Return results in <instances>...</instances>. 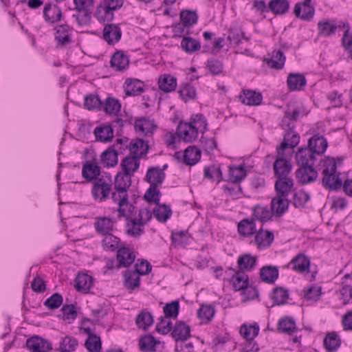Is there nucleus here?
<instances>
[{
	"mask_svg": "<svg viewBox=\"0 0 352 352\" xmlns=\"http://www.w3.org/2000/svg\"><path fill=\"white\" fill-rule=\"evenodd\" d=\"M246 177V170L242 166H230L228 170V181L239 183Z\"/></svg>",
	"mask_w": 352,
	"mask_h": 352,
	"instance_id": "41",
	"label": "nucleus"
},
{
	"mask_svg": "<svg viewBox=\"0 0 352 352\" xmlns=\"http://www.w3.org/2000/svg\"><path fill=\"white\" fill-rule=\"evenodd\" d=\"M296 176L298 183L307 184L314 182L318 177V173L314 166L299 167L296 171Z\"/></svg>",
	"mask_w": 352,
	"mask_h": 352,
	"instance_id": "12",
	"label": "nucleus"
},
{
	"mask_svg": "<svg viewBox=\"0 0 352 352\" xmlns=\"http://www.w3.org/2000/svg\"><path fill=\"white\" fill-rule=\"evenodd\" d=\"M160 342L155 339L151 334L141 336L139 339V347L142 351L154 352L156 351L155 346Z\"/></svg>",
	"mask_w": 352,
	"mask_h": 352,
	"instance_id": "42",
	"label": "nucleus"
},
{
	"mask_svg": "<svg viewBox=\"0 0 352 352\" xmlns=\"http://www.w3.org/2000/svg\"><path fill=\"white\" fill-rule=\"evenodd\" d=\"M173 338L175 340H186L190 336V328L183 321L177 322L172 329Z\"/></svg>",
	"mask_w": 352,
	"mask_h": 352,
	"instance_id": "24",
	"label": "nucleus"
},
{
	"mask_svg": "<svg viewBox=\"0 0 352 352\" xmlns=\"http://www.w3.org/2000/svg\"><path fill=\"white\" fill-rule=\"evenodd\" d=\"M130 151L137 157H141L146 154L148 150V144L141 139H137L130 143Z\"/></svg>",
	"mask_w": 352,
	"mask_h": 352,
	"instance_id": "58",
	"label": "nucleus"
},
{
	"mask_svg": "<svg viewBox=\"0 0 352 352\" xmlns=\"http://www.w3.org/2000/svg\"><path fill=\"white\" fill-rule=\"evenodd\" d=\"M175 157L182 161L185 164L192 166L195 164L201 158V151L195 146H188L184 151H177Z\"/></svg>",
	"mask_w": 352,
	"mask_h": 352,
	"instance_id": "7",
	"label": "nucleus"
},
{
	"mask_svg": "<svg viewBox=\"0 0 352 352\" xmlns=\"http://www.w3.org/2000/svg\"><path fill=\"white\" fill-rule=\"evenodd\" d=\"M310 260L308 256L302 253L296 255L287 264V267H291L294 271L298 273H303L309 270Z\"/></svg>",
	"mask_w": 352,
	"mask_h": 352,
	"instance_id": "18",
	"label": "nucleus"
},
{
	"mask_svg": "<svg viewBox=\"0 0 352 352\" xmlns=\"http://www.w3.org/2000/svg\"><path fill=\"white\" fill-rule=\"evenodd\" d=\"M78 14H74L80 25H87L91 22L94 0H74Z\"/></svg>",
	"mask_w": 352,
	"mask_h": 352,
	"instance_id": "2",
	"label": "nucleus"
},
{
	"mask_svg": "<svg viewBox=\"0 0 352 352\" xmlns=\"http://www.w3.org/2000/svg\"><path fill=\"white\" fill-rule=\"evenodd\" d=\"M165 178L164 172L159 167H151L146 175V180L150 185L158 186L161 184Z\"/></svg>",
	"mask_w": 352,
	"mask_h": 352,
	"instance_id": "30",
	"label": "nucleus"
},
{
	"mask_svg": "<svg viewBox=\"0 0 352 352\" xmlns=\"http://www.w3.org/2000/svg\"><path fill=\"white\" fill-rule=\"evenodd\" d=\"M126 232L128 235L137 237L144 232V225L134 217L126 219Z\"/></svg>",
	"mask_w": 352,
	"mask_h": 352,
	"instance_id": "39",
	"label": "nucleus"
},
{
	"mask_svg": "<svg viewBox=\"0 0 352 352\" xmlns=\"http://www.w3.org/2000/svg\"><path fill=\"white\" fill-rule=\"evenodd\" d=\"M111 197L115 203L118 204L117 211L118 212V217H123L126 219L133 217L135 208L128 201V195L111 194Z\"/></svg>",
	"mask_w": 352,
	"mask_h": 352,
	"instance_id": "3",
	"label": "nucleus"
},
{
	"mask_svg": "<svg viewBox=\"0 0 352 352\" xmlns=\"http://www.w3.org/2000/svg\"><path fill=\"white\" fill-rule=\"evenodd\" d=\"M117 261L118 267H128L131 265L135 258L133 251L126 247L120 248L117 252Z\"/></svg>",
	"mask_w": 352,
	"mask_h": 352,
	"instance_id": "21",
	"label": "nucleus"
},
{
	"mask_svg": "<svg viewBox=\"0 0 352 352\" xmlns=\"http://www.w3.org/2000/svg\"><path fill=\"white\" fill-rule=\"evenodd\" d=\"M204 177L212 182H219L222 179V172L219 165L212 164L204 168Z\"/></svg>",
	"mask_w": 352,
	"mask_h": 352,
	"instance_id": "48",
	"label": "nucleus"
},
{
	"mask_svg": "<svg viewBox=\"0 0 352 352\" xmlns=\"http://www.w3.org/2000/svg\"><path fill=\"white\" fill-rule=\"evenodd\" d=\"M294 186V181L291 177L276 178L274 189L276 195L287 197Z\"/></svg>",
	"mask_w": 352,
	"mask_h": 352,
	"instance_id": "20",
	"label": "nucleus"
},
{
	"mask_svg": "<svg viewBox=\"0 0 352 352\" xmlns=\"http://www.w3.org/2000/svg\"><path fill=\"white\" fill-rule=\"evenodd\" d=\"M197 133H204L207 126L206 120L202 114H196L190 118V121L188 122Z\"/></svg>",
	"mask_w": 352,
	"mask_h": 352,
	"instance_id": "63",
	"label": "nucleus"
},
{
	"mask_svg": "<svg viewBox=\"0 0 352 352\" xmlns=\"http://www.w3.org/2000/svg\"><path fill=\"white\" fill-rule=\"evenodd\" d=\"M177 134L184 142H191L197 138L198 133L188 122H181L177 126Z\"/></svg>",
	"mask_w": 352,
	"mask_h": 352,
	"instance_id": "15",
	"label": "nucleus"
},
{
	"mask_svg": "<svg viewBox=\"0 0 352 352\" xmlns=\"http://www.w3.org/2000/svg\"><path fill=\"white\" fill-rule=\"evenodd\" d=\"M93 285V278L87 274H78L75 280V287L79 292L86 293Z\"/></svg>",
	"mask_w": 352,
	"mask_h": 352,
	"instance_id": "36",
	"label": "nucleus"
},
{
	"mask_svg": "<svg viewBox=\"0 0 352 352\" xmlns=\"http://www.w3.org/2000/svg\"><path fill=\"white\" fill-rule=\"evenodd\" d=\"M300 141L298 134L288 133L284 135L283 142L276 147V158L273 164V170L276 178L289 177L292 166L288 157L293 153Z\"/></svg>",
	"mask_w": 352,
	"mask_h": 352,
	"instance_id": "1",
	"label": "nucleus"
},
{
	"mask_svg": "<svg viewBox=\"0 0 352 352\" xmlns=\"http://www.w3.org/2000/svg\"><path fill=\"white\" fill-rule=\"evenodd\" d=\"M289 8V3L287 0H270L268 3L269 11L276 15L285 14Z\"/></svg>",
	"mask_w": 352,
	"mask_h": 352,
	"instance_id": "44",
	"label": "nucleus"
},
{
	"mask_svg": "<svg viewBox=\"0 0 352 352\" xmlns=\"http://www.w3.org/2000/svg\"><path fill=\"white\" fill-rule=\"evenodd\" d=\"M113 9H109L107 5L100 4L96 8L95 16L99 21H111L113 17Z\"/></svg>",
	"mask_w": 352,
	"mask_h": 352,
	"instance_id": "61",
	"label": "nucleus"
},
{
	"mask_svg": "<svg viewBox=\"0 0 352 352\" xmlns=\"http://www.w3.org/2000/svg\"><path fill=\"white\" fill-rule=\"evenodd\" d=\"M131 177L126 173H118L114 179V191L111 194L128 195L127 190L131 184Z\"/></svg>",
	"mask_w": 352,
	"mask_h": 352,
	"instance_id": "11",
	"label": "nucleus"
},
{
	"mask_svg": "<svg viewBox=\"0 0 352 352\" xmlns=\"http://www.w3.org/2000/svg\"><path fill=\"white\" fill-rule=\"evenodd\" d=\"M306 79L300 74H289L287 76V83L289 90H301L306 85Z\"/></svg>",
	"mask_w": 352,
	"mask_h": 352,
	"instance_id": "33",
	"label": "nucleus"
},
{
	"mask_svg": "<svg viewBox=\"0 0 352 352\" xmlns=\"http://www.w3.org/2000/svg\"><path fill=\"white\" fill-rule=\"evenodd\" d=\"M100 174V167L91 160L86 161L82 168V176L87 182H92L98 179Z\"/></svg>",
	"mask_w": 352,
	"mask_h": 352,
	"instance_id": "17",
	"label": "nucleus"
},
{
	"mask_svg": "<svg viewBox=\"0 0 352 352\" xmlns=\"http://www.w3.org/2000/svg\"><path fill=\"white\" fill-rule=\"evenodd\" d=\"M178 93L181 98L186 102L195 99L197 95L195 88L190 83L181 84L179 87Z\"/></svg>",
	"mask_w": 352,
	"mask_h": 352,
	"instance_id": "49",
	"label": "nucleus"
},
{
	"mask_svg": "<svg viewBox=\"0 0 352 352\" xmlns=\"http://www.w3.org/2000/svg\"><path fill=\"white\" fill-rule=\"evenodd\" d=\"M255 234L254 241L258 248H268L274 241V234L271 231L260 229Z\"/></svg>",
	"mask_w": 352,
	"mask_h": 352,
	"instance_id": "27",
	"label": "nucleus"
},
{
	"mask_svg": "<svg viewBox=\"0 0 352 352\" xmlns=\"http://www.w3.org/2000/svg\"><path fill=\"white\" fill-rule=\"evenodd\" d=\"M122 36L120 27L116 24H107L103 29V38L109 44L113 45L118 43Z\"/></svg>",
	"mask_w": 352,
	"mask_h": 352,
	"instance_id": "19",
	"label": "nucleus"
},
{
	"mask_svg": "<svg viewBox=\"0 0 352 352\" xmlns=\"http://www.w3.org/2000/svg\"><path fill=\"white\" fill-rule=\"evenodd\" d=\"M267 66L276 69H280L285 63V56L280 50H274L271 58L265 60Z\"/></svg>",
	"mask_w": 352,
	"mask_h": 352,
	"instance_id": "38",
	"label": "nucleus"
},
{
	"mask_svg": "<svg viewBox=\"0 0 352 352\" xmlns=\"http://www.w3.org/2000/svg\"><path fill=\"white\" fill-rule=\"evenodd\" d=\"M289 204L287 197L276 195L271 201L272 210L276 216H281L287 210Z\"/></svg>",
	"mask_w": 352,
	"mask_h": 352,
	"instance_id": "28",
	"label": "nucleus"
},
{
	"mask_svg": "<svg viewBox=\"0 0 352 352\" xmlns=\"http://www.w3.org/2000/svg\"><path fill=\"white\" fill-rule=\"evenodd\" d=\"M299 115L300 109L298 107L289 106L287 107L280 122V126L285 131V134L290 132L298 134L294 129L295 128V122L297 120Z\"/></svg>",
	"mask_w": 352,
	"mask_h": 352,
	"instance_id": "5",
	"label": "nucleus"
},
{
	"mask_svg": "<svg viewBox=\"0 0 352 352\" xmlns=\"http://www.w3.org/2000/svg\"><path fill=\"white\" fill-rule=\"evenodd\" d=\"M125 280H124V285L125 287L130 289L133 290L140 286V276L137 272L134 271L127 270L124 274Z\"/></svg>",
	"mask_w": 352,
	"mask_h": 352,
	"instance_id": "53",
	"label": "nucleus"
},
{
	"mask_svg": "<svg viewBox=\"0 0 352 352\" xmlns=\"http://www.w3.org/2000/svg\"><path fill=\"white\" fill-rule=\"evenodd\" d=\"M260 278L264 283L272 284L278 278V270L277 267L272 265L263 266L260 270Z\"/></svg>",
	"mask_w": 352,
	"mask_h": 352,
	"instance_id": "29",
	"label": "nucleus"
},
{
	"mask_svg": "<svg viewBox=\"0 0 352 352\" xmlns=\"http://www.w3.org/2000/svg\"><path fill=\"white\" fill-rule=\"evenodd\" d=\"M154 217L160 222H166L171 216L172 210L166 204H157L153 208Z\"/></svg>",
	"mask_w": 352,
	"mask_h": 352,
	"instance_id": "45",
	"label": "nucleus"
},
{
	"mask_svg": "<svg viewBox=\"0 0 352 352\" xmlns=\"http://www.w3.org/2000/svg\"><path fill=\"white\" fill-rule=\"evenodd\" d=\"M259 327L257 324H243L239 330L241 336L245 341L252 340L258 334Z\"/></svg>",
	"mask_w": 352,
	"mask_h": 352,
	"instance_id": "51",
	"label": "nucleus"
},
{
	"mask_svg": "<svg viewBox=\"0 0 352 352\" xmlns=\"http://www.w3.org/2000/svg\"><path fill=\"white\" fill-rule=\"evenodd\" d=\"M140 166V160L137 156H126L121 162V167L123 173L130 175L138 170Z\"/></svg>",
	"mask_w": 352,
	"mask_h": 352,
	"instance_id": "31",
	"label": "nucleus"
},
{
	"mask_svg": "<svg viewBox=\"0 0 352 352\" xmlns=\"http://www.w3.org/2000/svg\"><path fill=\"white\" fill-rule=\"evenodd\" d=\"M257 258L250 254L241 255L237 260L239 272L252 270L256 264Z\"/></svg>",
	"mask_w": 352,
	"mask_h": 352,
	"instance_id": "35",
	"label": "nucleus"
},
{
	"mask_svg": "<svg viewBox=\"0 0 352 352\" xmlns=\"http://www.w3.org/2000/svg\"><path fill=\"white\" fill-rule=\"evenodd\" d=\"M129 58L122 51H117L111 56L110 64L111 67L115 68L117 71H122L126 69L129 65Z\"/></svg>",
	"mask_w": 352,
	"mask_h": 352,
	"instance_id": "32",
	"label": "nucleus"
},
{
	"mask_svg": "<svg viewBox=\"0 0 352 352\" xmlns=\"http://www.w3.org/2000/svg\"><path fill=\"white\" fill-rule=\"evenodd\" d=\"M340 344V339L336 332L328 333L323 340L325 349L329 351L336 350Z\"/></svg>",
	"mask_w": 352,
	"mask_h": 352,
	"instance_id": "54",
	"label": "nucleus"
},
{
	"mask_svg": "<svg viewBox=\"0 0 352 352\" xmlns=\"http://www.w3.org/2000/svg\"><path fill=\"white\" fill-rule=\"evenodd\" d=\"M182 49L188 54H191L201 48L200 42L190 36H183L181 41Z\"/></svg>",
	"mask_w": 352,
	"mask_h": 352,
	"instance_id": "50",
	"label": "nucleus"
},
{
	"mask_svg": "<svg viewBox=\"0 0 352 352\" xmlns=\"http://www.w3.org/2000/svg\"><path fill=\"white\" fill-rule=\"evenodd\" d=\"M104 238L102 241V245L104 250L107 251L116 250L118 248L120 239L111 232L104 234Z\"/></svg>",
	"mask_w": 352,
	"mask_h": 352,
	"instance_id": "62",
	"label": "nucleus"
},
{
	"mask_svg": "<svg viewBox=\"0 0 352 352\" xmlns=\"http://www.w3.org/2000/svg\"><path fill=\"white\" fill-rule=\"evenodd\" d=\"M233 287L236 291L243 290L244 294H250L249 298H254L257 296V291L251 287H248V276L242 272H237L232 278Z\"/></svg>",
	"mask_w": 352,
	"mask_h": 352,
	"instance_id": "6",
	"label": "nucleus"
},
{
	"mask_svg": "<svg viewBox=\"0 0 352 352\" xmlns=\"http://www.w3.org/2000/svg\"><path fill=\"white\" fill-rule=\"evenodd\" d=\"M26 346L30 352H48L52 349V344L38 336H34L26 341Z\"/></svg>",
	"mask_w": 352,
	"mask_h": 352,
	"instance_id": "9",
	"label": "nucleus"
},
{
	"mask_svg": "<svg viewBox=\"0 0 352 352\" xmlns=\"http://www.w3.org/2000/svg\"><path fill=\"white\" fill-rule=\"evenodd\" d=\"M337 28L336 23L329 20L320 21L318 23V32L323 36H329L334 34Z\"/></svg>",
	"mask_w": 352,
	"mask_h": 352,
	"instance_id": "55",
	"label": "nucleus"
},
{
	"mask_svg": "<svg viewBox=\"0 0 352 352\" xmlns=\"http://www.w3.org/2000/svg\"><path fill=\"white\" fill-rule=\"evenodd\" d=\"M122 140L118 139L116 144L113 146L109 147L107 150L104 151L101 154V163L105 167H113L118 163V152L113 148L114 146L122 144Z\"/></svg>",
	"mask_w": 352,
	"mask_h": 352,
	"instance_id": "16",
	"label": "nucleus"
},
{
	"mask_svg": "<svg viewBox=\"0 0 352 352\" xmlns=\"http://www.w3.org/2000/svg\"><path fill=\"white\" fill-rule=\"evenodd\" d=\"M85 346L89 352H100L101 350L100 338L94 333H90L85 340Z\"/></svg>",
	"mask_w": 352,
	"mask_h": 352,
	"instance_id": "57",
	"label": "nucleus"
},
{
	"mask_svg": "<svg viewBox=\"0 0 352 352\" xmlns=\"http://www.w3.org/2000/svg\"><path fill=\"white\" fill-rule=\"evenodd\" d=\"M45 21L50 25L59 22L62 18L61 8L54 3H45L43 10Z\"/></svg>",
	"mask_w": 352,
	"mask_h": 352,
	"instance_id": "8",
	"label": "nucleus"
},
{
	"mask_svg": "<svg viewBox=\"0 0 352 352\" xmlns=\"http://www.w3.org/2000/svg\"><path fill=\"white\" fill-rule=\"evenodd\" d=\"M312 0H304L295 5L294 12L295 15L305 21H310L314 15L315 9L311 6Z\"/></svg>",
	"mask_w": 352,
	"mask_h": 352,
	"instance_id": "10",
	"label": "nucleus"
},
{
	"mask_svg": "<svg viewBox=\"0 0 352 352\" xmlns=\"http://www.w3.org/2000/svg\"><path fill=\"white\" fill-rule=\"evenodd\" d=\"M111 191V179L108 181L104 178H99L95 181L91 188V193L94 199L103 201L109 196Z\"/></svg>",
	"mask_w": 352,
	"mask_h": 352,
	"instance_id": "4",
	"label": "nucleus"
},
{
	"mask_svg": "<svg viewBox=\"0 0 352 352\" xmlns=\"http://www.w3.org/2000/svg\"><path fill=\"white\" fill-rule=\"evenodd\" d=\"M102 109L107 114L117 115L121 109L120 101L112 97H107L104 102H102Z\"/></svg>",
	"mask_w": 352,
	"mask_h": 352,
	"instance_id": "43",
	"label": "nucleus"
},
{
	"mask_svg": "<svg viewBox=\"0 0 352 352\" xmlns=\"http://www.w3.org/2000/svg\"><path fill=\"white\" fill-rule=\"evenodd\" d=\"M320 169L322 175L336 173L337 165L333 157H325L320 162Z\"/></svg>",
	"mask_w": 352,
	"mask_h": 352,
	"instance_id": "56",
	"label": "nucleus"
},
{
	"mask_svg": "<svg viewBox=\"0 0 352 352\" xmlns=\"http://www.w3.org/2000/svg\"><path fill=\"white\" fill-rule=\"evenodd\" d=\"M135 129L144 134L152 133L156 126L148 119L137 118L135 122Z\"/></svg>",
	"mask_w": 352,
	"mask_h": 352,
	"instance_id": "52",
	"label": "nucleus"
},
{
	"mask_svg": "<svg viewBox=\"0 0 352 352\" xmlns=\"http://www.w3.org/2000/svg\"><path fill=\"white\" fill-rule=\"evenodd\" d=\"M296 329L295 321L291 318H280L278 322V330L279 332L289 335L294 333Z\"/></svg>",
	"mask_w": 352,
	"mask_h": 352,
	"instance_id": "59",
	"label": "nucleus"
},
{
	"mask_svg": "<svg viewBox=\"0 0 352 352\" xmlns=\"http://www.w3.org/2000/svg\"><path fill=\"white\" fill-rule=\"evenodd\" d=\"M327 145V140L324 137L315 135L309 139L307 148L315 155H322L326 151Z\"/></svg>",
	"mask_w": 352,
	"mask_h": 352,
	"instance_id": "22",
	"label": "nucleus"
},
{
	"mask_svg": "<svg viewBox=\"0 0 352 352\" xmlns=\"http://www.w3.org/2000/svg\"><path fill=\"white\" fill-rule=\"evenodd\" d=\"M158 86L164 92H170L177 87L176 78L170 74L160 76L158 79Z\"/></svg>",
	"mask_w": 352,
	"mask_h": 352,
	"instance_id": "40",
	"label": "nucleus"
},
{
	"mask_svg": "<svg viewBox=\"0 0 352 352\" xmlns=\"http://www.w3.org/2000/svg\"><path fill=\"white\" fill-rule=\"evenodd\" d=\"M179 18L181 23L190 28L197 22L198 16L195 11L184 10L180 12Z\"/></svg>",
	"mask_w": 352,
	"mask_h": 352,
	"instance_id": "60",
	"label": "nucleus"
},
{
	"mask_svg": "<svg viewBox=\"0 0 352 352\" xmlns=\"http://www.w3.org/2000/svg\"><path fill=\"white\" fill-rule=\"evenodd\" d=\"M289 297L288 291L283 287H276L271 295L272 299L276 305H283Z\"/></svg>",
	"mask_w": 352,
	"mask_h": 352,
	"instance_id": "64",
	"label": "nucleus"
},
{
	"mask_svg": "<svg viewBox=\"0 0 352 352\" xmlns=\"http://www.w3.org/2000/svg\"><path fill=\"white\" fill-rule=\"evenodd\" d=\"M55 40L58 45L61 46L69 44L72 42L71 31L72 28L67 25H60L55 28Z\"/></svg>",
	"mask_w": 352,
	"mask_h": 352,
	"instance_id": "23",
	"label": "nucleus"
},
{
	"mask_svg": "<svg viewBox=\"0 0 352 352\" xmlns=\"http://www.w3.org/2000/svg\"><path fill=\"white\" fill-rule=\"evenodd\" d=\"M296 160L299 167L314 166L316 161V155L308 148H300L296 153Z\"/></svg>",
	"mask_w": 352,
	"mask_h": 352,
	"instance_id": "14",
	"label": "nucleus"
},
{
	"mask_svg": "<svg viewBox=\"0 0 352 352\" xmlns=\"http://www.w3.org/2000/svg\"><path fill=\"white\" fill-rule=\"evenodd\" d=\"M241 102L247 105L255 106L261 103L263 100L262 94L252 90H244L239 96Z\"/></svg>",
	"mask_w": 352,
	"mask_h": 352,
	"instance_id": "26",
	"label": "nucleus"
},
{
	"mask_svg": "<svg viewBox=\"0 0 352 352\" xmlns=\"http://www.w3.org/2000/svg\"><path fill=\"white\" fill-rule=\"evenodd\" d=\"M322 186L329 190L339 189L342 186V180L339 177L338 173L328 174L323 175L322 179Z\"/></svg>",
	"mask_w": 352,
	"mask_h": 352,
	"instance_id": "34",
	"label": "nucleus"
},
{
	"mask_svg": "<svg viewBox=\"0 0 352 352\" xmlns=\"http://www.w3.org/2000/svg\"><path fill=\"white\" fill-rule=\"evenodd\" d=\"M113 226L114 221L110 217L100 216L94 218V226L99 234H109L113 230Z\"/></svg>",
	"mask_w": 352,
	"mask_h": 352,
	"instance_id": "13",
	"label": "nucleus"
},
{
	"mask_svg": "<svg viewBox=\"0 0 352 352\" xmlns=\"http://www.w3.org/2000/svg\"><path fill=\"white\" fill-rule=\"evenodd\" d=\"M238 232L241 235L248 236L256 232V226L254 219H245L238 224Z\"/></svg>",
	"mask_w": 352,
	"mask_h": 352,
	"instance_id": "46",
	"label": "nucleus"
},
{
	"mask_svg": "<svg viewBox=\"0 0 352 352\" xmlns=\"http://www.w3.org/2000/svg\"><path fill=\"white\" fill-rule=\"evenodd\" d=\"M153 322L152 314L147 311H141L136 316L135 324L139 329L146 330Z\"/></svg>",
	"mask_w": 352,
	"mask_h": 352,
	"instance_id": "47",
	"label": "nucleus"
},
{
	"mask_svg": "<svg viewBox=\"0 0 352 352\" xmlns=\"http://www.w3.org/2000/svg\"><path fill=\"white\" fill-rule=\"evenodd\" d=\"M143 82L137 79H127L124 83V91L126 96H138L143 91Z\"/></svg>",
	"mask_w": 352,
	"mask_h": 352,
	"instance_id": "37",
	"label": "nucleus"
},
{
	"mask_svg": "<svg viewBox=\"0 0 352 352\" xmlns=\"http://www.w3.org/2000/svg\"><path fill=\"white\" fill-rule=\"evenodd\" d=\"M96 139L102 142H107L113 137V132L111 124H102L95 128L94 131Z\"/></svg>",
	"mask_w": 352,
	"mask_h": 352,
	"instance_id": "25",
	"label": "nucleus"
}]
</instances>
